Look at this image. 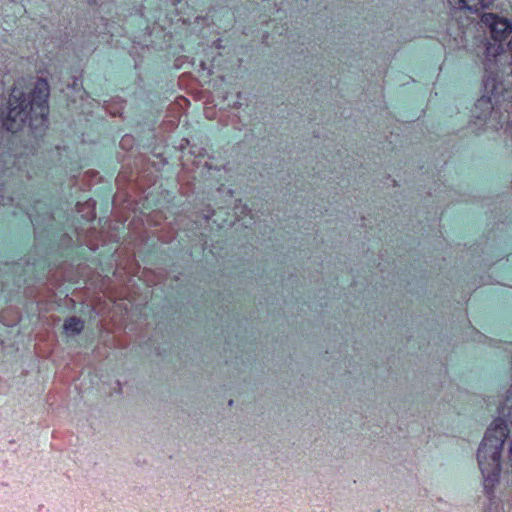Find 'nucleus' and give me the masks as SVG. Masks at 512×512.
Listing matches in <instances>:
<instances>
[{
    "label": "nucleus",
    "mask_w": 512,
    "mask_h": 512,
    "mask_svg": "<svg viewBox=\"0 0 512 512\" xmlns=\"http://www.w3.org/2000/svg\"><path fill=\"white\" fill-rule=\"evenodd\" d=\"M510 429L503 418L495 419L488 427L478 448L477 461L483 477L484 491L488 496L493 494L499 483L501 472V456L505 443L508 441L507 459L512 465V437Z\"/></svg>",
    "instance_id": "obj_1"
},
{
    "label": "nucleus",
    "mask_w": 512,
    "mask_h": 512,
    "mask_svg": "<svg viewBox=\"0 0 512 512\" xmlns=\"http://www.w3.org/2000/svg\"><path fill=\"white\" fill-rule=\"evenodd\" d=\"M48 96L49 86L44 79H39L28 95L14 88L9 97L8 114L3 122L6 130L15 133L27 120L31 127L43 126L48 114Z\"/></svg>",
    "instance_id": "obj_2"
},
{
    "label": "nucleus",
    "mask_w": 512,
    "mask_h": 512,
    "mask_svg": "<svg viewBox=\"0 0 512 512\" xmlns=\"http://www.w3.org/2000/svg\"><path fill=\"white\" fill-rule=\"evenodd\" d=\"M503 113L498 100L492 96L483 95L474 104L471 117L474 124L485 126L486 129L498 130L503 124Z\"/></svg>",
    "instance_id": "obj_3"
},
{
    "label": "nucleus",
    "mask_w": 512,
    "mask_h": 512,
    "mask_svg": "<svg viewBox=\"0 0 512 512\" xmlns=\"http://www.w3.org/2000/svg\"><path fill=\"white\" fill-rule=\"evenodd\" d=\"M480 27L489 32L492 39L501 42L512 32L511 22L493 13H484L481 16Z\"/></svg>",
    "instance_id": "obj_4"
},
{
    "label": "nucleus",
    "mask_w": 512,
    "mask_h": 512,
    "mask_svg": "<svg viewBox=\"0 0 512 512\" xmlns=\"http://www.w3.org/2000/svg\"><path fill=\"white\" fill-rule=\"evenodd\" d=\"M451 5H458L461 9H467L471 12H478L480 9L488 7L492 0H448Z\"/></svg>",
    "instance_id": "obj_5"
},
{
    "label": "nucleus",
    "mask_w": 512,
    "mask_h": 512,
    "mask_svg": "<svg viewBox=\"0 0 512 512\" xmlns=\"http://www.w3.org/2000/svg\"><path fill=\"white\" fill-rule=\"evenodd\" d=\"M84 328V322L77 317H70L64 323V329L67 333L73 335L79 334Z\"/></svg>",
    "instance_id": "obj_6"
},
{
    "label": "nucleus",
    "mask_w": 512,
    "mask_h": 512,
    "mask_svg": "<svg viewBox=\"0 0 512 512\" xmlns=\"http://www.w3.org/2000/svg\"><path fill=\"white\" fill-rule=\"evenodd\" d=\"M499 48L500 46H487L486 47V51H487V56H496V54H498V51H499Z\"/></svg>",
    "instance_id": "obj_7"
},
{
    "label": "nucleus",
    "mask_w": 512,
    "mask_h": 512,
    "mask_svg": "<svg viewBox=\"0 0 512 512\" xmlns=\"http://www.w3.org/2000/svg\"><path fill=\"white\" fill-rule=\"evenodd\" d=\"M127 140H128L127 138H123V139H122V144L124 145V143H125Z\"/></svg>",
    "instance_id": "obj_8"
},
{
    "label": "nucleus",
    "mask_w": 512,
    "mask_h": 512,
    "mask_svg": "<svg viewBox=\"0 0 512 512\" xmlns=\"http://www.w3.org/2000/svg\"><path fill=\"white\" fill-rule=\"evenodd\" d=\"M0 204L5 205V204H6L5 200H4V199H2V201L0 202Z\"/></svg>",
    "instance_id": "obj_9"
}]
</instances>
